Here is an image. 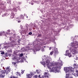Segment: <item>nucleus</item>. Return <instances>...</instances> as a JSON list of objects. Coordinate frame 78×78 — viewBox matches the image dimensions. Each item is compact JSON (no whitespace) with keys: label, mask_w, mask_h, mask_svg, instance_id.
<instances>
[{"label":"nucleus","mask_w":78,"mask_h":78,"mask_svg":"<svg viewBox=\"0 0 78 78\" xmlns=\"http://www.w3.org/2000/svg\"><path fill=\"white\" fill-rule=\"evenodd\" d=\"M45 55L42 57V59L43 62H41V63L44 66V67H45V65H47V68L49 69L50 72H54L55 73H57L59 72L58 68H60L62 66V62L59 59L58 60V63L56 64V66H55V64H56L55 62H52L51 63H50V61H51V58H46Z\"/></svg>","instance_id":"1"},{"label":"nucleus","mask_w":78,"mask_h":78,"mask_svg":"<svg viewBox=\"0 0 78 78\" xmlns=\"http://www.w3.org/2000/svg\"><path fill=\"white\" fill-rule=\"evenodd\" d=\"M78 41H75L71 43L70 44L71 48L69 50H66L65 55L68 56L69 58H70L72 56L71 53L73 55L76 53L77 51L78 52Z\"/></svg>","instance_id":"2"},{"label":"nucleus","mask_w":78,"mask_h":78,"mask_svg":"<svg viewBox=\"0 0 78 78\" xmlns=\"http://www.w3.org/2000/svg\"><path fill=\"white\" fill-rule=\"evenodd\" d=\"M72 67H65L64 68V71L66 73V78H73L72 75L69 73L72 72V74L75 76H78V68L76 69V73H74V71L72 70Z\"/></svg>","instance_id":"3"},{"label":"nucleus","mask_w":78,"mask_h":78,"mask_svg":"<svg viewBox=\"0 0 78 78\" xmlns=\"http://www.w3.org/2000/svg\"><path fill=\"white\" fill-rule=\"evenodd\" d=\"M8 34V33L7 32H5L4 31L0 32V36H7V35Z\"/></svg>","instance_id":"4"},{"label":"nucleus","mask_w":78,"mask_h":78,"mask_svg":"<svg viewBox=\"0 0 78 78\" xmlns=\"http://www.w3.org/2000/svg\"><path fill=\"white\" fill-rule=\"evenodd\" d=\"M55 53V54H56V53H58V49L56 48L55 49H54V51H53L51 52L50 53V55H52L53 53Z\"/></svg>","instance_id":"5"},{"label":"nucleus","mask_w":78,"mask_h":78,"mask_svg":"<svg viewBox=\"0 0 78 78\" xmlns=\"http://www.w3.org/2000/svg\"><path fill=\"white\" fill-rule=\"evenodd\" d=\"M12 60H14L16 62H19V60H20V58H12Z\"/></svg>","instance_id":"6"},{"label":"nucleus","mask_w":78,"mask_h":78,"mask_svg":"<svg viewBox=\"0 0 78 78\" xmlns=\"http://www.w3.org/2000/svg\"><path fill=\"white\" fill-rule=\"evenodd\" d=\"M23 17H24L23 15H21L20 17L17 18V20H19L20 19H24Z\"/></svg>","instance_id":"7"},{"label":"nucleus","mask_w":78,"mask_h":78,"mask_svg":"<svg viewBox=\"0 0 78 78\" xmlns=\"http://www.w3.org/2000/svg\"><path fill=\"white\" fill-rule=\"evenodd\" d=\"M1 73H2V74L1 75H0V76L1 77V78H4V77H5V75H3V74H4V73H3V70H2L1 71Z\"/></svg>","instance_id":"8"},{"label":"nucleus","mask_w":78,"mask_h":78,"mask_svg":"<svg viewBox=\"0 0 78 78\" xmlns=\"http://www.w3.org/2000/svg\"><path fill=\"white\" fill-rule=\"evenodd\" d=\"M27 78H31L32 76H33V74L30 73V74H27Z\"/></svg>","instance_id":"9"},{"label":"nucleus","mask_w":78,"mask_h":78,"mask_svg":"<svg viewBox=\"0 0 78 78\" xmlns=\"http://www.w3.org/2000/svg\"><path fill=\"white\" fill-rule=\"evenodd\" d=\"M41 46H42V45H39V44H38V45H36V46L35 47H37V48H38V47H41Z\"/></svg>","instance_id":"10"},{"label":"nucleus","mask_w":78,"mask_h":78,"mask_svg":"<svg viewBox=\"0 0 78 78\" xmlns=\"http://www.w3.org/2000/svg\"><path fill=\"white\" fill-rule=\"evenodd\" d=\"M12 63L13 65H14V66H17V64H16V63H15V62H12Z\"/></svg>","instance_id":"11"},{"label":"nucleus","mask_w":78,"mask_h":78,"mask_svg":"<svg viewBox=\"0 0 78 78\" xmlns=\"http://www.w3.org/2000/svg\"><path fill=\"white\" fill-rule=\"evenodd\" d=\"M14 14H13L11 16V17L12 19L14 17Z\"/></svg>","instance_id":"12"},{"label":"nucleus","mask_w":78,"mask_h":78,"mask_svg":"<svg viewBox=\"0 0 78 78\" xmlns=\"http://www.w3.org/2000/svg\"><path fill=\"white\" fill-rule=\"evenodd\" d=\"M1 54L2 55H4V54H5V52H4V51H2L1 52Z\"/></svg>","instance_id":"13"},{"label":"nucleus","mask_w":78,"mask_h":78,"mask_svg":"<svg viewBox=\"0 0 78 78\" xmlns=\"http://www.w3.org/2000/svg\"><path fill=\"white\" fill-rule=\"evenodd\" d=\"M73 66L75 67H77V65H76V64H74L73 65Z\"/></svg>","instance_id":"14"},{"label":"nucleus","mask_w":78,"mask_h":78,"mask_svg":"<svg viewBox=\"0 0 78 78\" xmlns=\"http://www.w3.org/2000/svg\"><path fill=\"white\" fill-rule=\"evenodd\" d=\"M23 54L22 53H21L20 55V56L22 57L23 56Z\"/></svg>","instance_id":"15"},{"label":"nucleus","mask_w":78,"mask_h":78,"mask_svg":"<svg viewBox=\"0 0 78 78\" xmlns=\"http://www.w3.org/2000/svg\"><path fill=\"white\" fill-rule=\"evenodd\" d=\"M13 11H15V12H17V10L16 9H13Z\"/></svg>","instance_id":"16"},{"label":"nucleus","mask_w":78,"mask_h":78,"mask_svg":"<svg viewBox=\"0 0 78 78\" xmlns=\"http://www.w3.org/2000/svg\"><path fill=\"white\" fill-rule=\"evenodd\" d=\"M7 70H8V72H9L10 71V69H9V68H8L7 69Z\"/></svg>","instance_id":"17"},{"label":"nucleus","mask_w":78,"mask_h":78,"mask_svg":"<svg viewBox=\"0 0 78 78\" xmlns=\"http://www.w3.org/2000/svg\"><path fill=\"white\" fill-rule=\"evenodd\" d=\"M76 57H75L74 58L75 59H76H76H78V57H76V56H75Z\"/></svg>","instance_id":"18"},{"label":"nucleus","mask_w":78,"mask_h":78,"mask_svg":"<svg viewBox=\"0 0 78 78\" xmlns=\"http://www.w3.org/2000/svg\"><path fill=\"white\" fill-rule=\"evenodd\" d=\"M24 71H22V72H21V73H22V74H23V73H24Z\"/></svg>","instance_id":"19"},{"label":"nucleus","mask_w":78,"mask_h":78,"mask_svg":"<svg viewBox=\"0 0 78 78\" xmlns=\"http://www.w3.org/2000/svg\"><path fill=\"white\" fill-rule=\"evenodd\" d=\"M41 51H44V48L42 49L41 50Z\"/></svg>","instance_id":"20"},{"label":"nucleus","mask_w":78,"mask_h":78,"mask_svg":"<svg viewBox=\"0 0 78 78\" xmlns=\"http://www.w3.org/2000/svg\"><path fill=\"white\" fill-rule=\"evenodd\" d=\"M20 22H21V21H20V20H18V23H20Z\"/></svg>","instance_id":"21"},{"label":"nucleus","mask_w":78,"mask_h":78,"mask_svg":"<svg viewBox=\"0 0 78 78\" xmlns=\"http://www.w3.org/2000/svg\"><path fill=\"white\" fill-rule=\"evenodd\" d=\"M29 34H30V35H31V34H32V33L31 32H30L29 33Z\"/></svg>","instance_id":"22"},{"label":"nucleus","mask_w":78,"mask_h":78,"mask_svg":"<svg viewBox=\"0 0 78 78\" xmlns=\"http://www.w3.org/2000/svg\"><path fill=\"white\" fill-rule=\"evenodd\" d=\"M35 78H37V75H36L35 76Z\"/></svg>","instance_id":"23"},{"label":"nucleus","mask_w":78,"mask_h":78,"mask_svg":"<svg viewBox=\"0 0 78 78\" xmlns=\"http://www.w3.org/2000/svg\"><path fill=\"white\" fill-rule=\"evenodd\" d=\"M16 73H17V75H19V73L18 72H16Z\"/></svg>","instance_id":"24"},{"label":"nucleus","mask_w":78,"mask_h":78,"mask_svg":"<svg viewBox=\"0 0 78 78\" xmlns=\"http://www.w3.org/2000/svg\"><path fill=\"white\" fill-rule=\"evenodd\" d=\"M10 31V30H7V32L8 33V32H9Z\"/></svg>","instance_id":"25"},{"label":"nucleus","mask_w":78,"mask_h":78,"mask_svg":"<svg viewBox=\"0 0 78 78\" xmlns=\"http://www.w3.org/2000/svg\"><path fill=\"white\" fill-rule=\"evenodd\" d=\"M51 48H50V47L49 48V50H51Z\"/></svg>","instance_id":"26"},{"label":"nucleus","mask_w":78,"mask_h":78,"mask_svg":"<svg viewBox=\"0 0 78 78\" xmlns=\"http://www.w3.org/2000/svg\"><path fill=\"white\" fill-rule=\"evenodd\" d=\"M34 54H36V52H35V51H34Z\"/></svg>","instance_id":"27"},{"label":"nucleus","mask_w":78,"mask_h":78,"mask_svg":"<svg viewBox=\"0 0 78 78\" xmlns=\"http://www.w3.org/2000/svg\"><path fill=\"white\" fill-rule=\"evenodd\" d=\"M45 78H48V76H47V77H45Z\"/></svg>","instance_id":"28"},{"label":"nucleus","mask_w":78,"mask_h":78,"mask_svg":"<svg viewBox=\"0 0 78 78\" xmlns=\"http://www.w3.org/2000/svg\"><path fill=\"white\" fill-rule=\"evenodd\" d=\"M24 16H27V15L26 14H24Z\"/></svg>","instance_id":"29"},{"label":"nucleus","mask_w":78,"mask_h":78,"mask_svg":"<svg viewBox=\"0 0 78 78\" xmlns=\"http://www.w3.org/2000/svg\"><path fill=\"white\" fill-rule=\"evenodd\" d=\"M31 5H33V3H32V4H31Z\"/></svg>","instance_id":"30"},{"label":"nucleus","mask_w":78,"mask_h":78,"mask_svg":"<svg viewBox=\"0 0 78 78\" xmlns=\"http://www.w3.org/2000/svg\"><path fill=\"white\" fill-rule=\"evenodd\" d=\"M26 17H27V18H28V16H27Z\"/></svg>","instance_id":"31"},{"label":"nucleus","mask_w":78,"mask_h":78,"mask_svg":"<svg viewBox=\"0 0 78 78\" xmlns=\"http://www.w3.org/2000/svg\"><path fill=\"white\" fill-rule=\"evenodd\" d=\"M34 51H36V50H35V49H34Z\"/></svg>","instance_id":"32"},{"label":"nucleus","mask_w":78,"mask_h":78,"mask_svg":"<svg viewBox=\"0 0 78 78\" xmlns=\"http://www.w3.org/2000/svg\"><path fill=\"white\" fill-rule=\"evenodd\" d=\"M39 77H40V75H39Z\"/></svg>","instance_id":"33"},{"label":"nucleus","mask_w":78,"mask_h":78,"mask_svg":"<svg viewBox=\"0 0 78 78\" xmlns=\"http://www.w3.org/2000/svg\"><path fill=\"white\" fill-rule=\"evenodd\" d=\"M1 46V44H0V47Z\"/></svg>","instance_id":"34"},{"label":"nucleus","mask_w":78,"mask_h":78,"mask_svg":"<svg viewBox=\"0 0 78 78\" xmlns=\"http://www.w3.org/2000/svg\"><path fill=\"white\" fill-rule=\"evenodd\" d=\"M44 48H45V46H44Z\"/></svg>","instance_id":"35"},{"label":"nucleus","mask_w":78,"mask_h":78,"mask_svg":"<svg viewBox=\"0 0 78 78\" xmlns=\"http://www.w3.org/2000/svg\"><path fill=\"white\" fill-rule=\"evenodd\" d=\"M10 41H11V39H10Z\"/></svg>","instance_id":"36"},{"label":"nucleus","mask_w":78,"mask_h":78,"mask_svg":"<svg viewBox=\"0 0 78 78\" xmlns=\"http://www.w3.org/2000/svg\"><path fill=\"white\" fill-rule=\"evenodd\" d=\"M11 51H12V50H11Z\"/></svg>","instance_id":"37"},{"label":"nucleus","mask_w":78,"mask_h":78,"mask_svg":"<svg viewBox=\"0 0 78 78\" xmlns=\"http://www.w3.org/2000/svg\"><path fill=\"white\" fill-rule=\"evenodd\" d=\"M37 73H38V72H37Z\"/></svg>","instance_id":"38"}]
</instances>
